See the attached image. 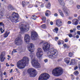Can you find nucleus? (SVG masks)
<instances>
[{"mask_svg": "<svg viewBox=\"0 0 80 80\" xmlns=\"http://www.w3.org/2000/svg\"><path fill=\"white\" fill-rule=\"evenodd\" d=\"M68 36L70 38H71V37H72V34H70L68 35Z\"/></svg>", "mask_w": 80, "mask_h": 80, "instance_id": "c03bdc74", "label": "nucleus"}, {"mask_svg": "<svg viewBox=\"0 0 80 80\" xmlns=\"http://www.w3.org/2000/svg\"><path fill=\"white\" fill-rule=\"evenodd\" d=\"M30 37L29 35L26 34L24 36V41L25 42L28 43L30 42Z\"/></svg>", "mask_w": 80, "mask_h": 80, "instance_id": "4468645a", "label": "nucleus"}, {"mask_svg": "<svg viewBox=\"0 0 80 80\" xmlns=\"http://www.w3.org/2000/svg\"><path fill=\"white\" fill-rule=\"evenodd\" d=\"M74 74L76 76H78V72L77 71H75L74 72Z\"/></svg>", "mask_w": 80, "mask_h": 80, "instance_id": "cd10ccee", "label": "nucleus"}, {"mask_svg": "<svg viewBox=\"0 0 80 80\" xmlns=\"http://www.w3.org/2000/svg\"><path fill=\"white\" fill-rule=\"evenodd\" d=\"M8 9H10L11 10H14L12 6H9L8 7Z\"/></svg>", "mask_w": 80, "mask_h": 80, "instance_id": "c756f323", "label": "nucleus"}, {"mask_svg": "<svg viewBox=\"0 0 80 80\" xmlns=\"http://www.w3.org/2000/svg\"><path fill=\"white\" fill-rule=\"evenodd\" d=\"M54 16L55 17H57L58 16V14L57 13H55L54 14Z\"/></svg>", "mask_w": 80, "mask_h": 80, "instance_id": "37998d69", "label": "nucleus"}, {"mask_svg": "<svg viewBox=\"0 0 80 80\" xmlns=\"http://www.w3.org/2000/svg\"><path fill=\"white\" fill-rule=\"evenodd\" d=\"M74 16L75 17H77L78 16V15H77V14L75 13L74 14Z\"/></svg>", "mask_w": 80, "mask_h": 80, "instance_id": "49530a36", "label": "nucleus"}, {"mask_svg": "<svg viewBox=\"0 0 80 80\" xmlns=\"http://www.w3.org/2000/svg\"><path fill=\"white\" fill-rule=\"evenodd\" d=\"M77 8L78 9H80V5H78L77 6Z\"/></svg>", "mask_w": 80, "mask_h": 80, "instance_id": "a18cd8bd", "label": "nucleus"}, {"mask_svg": "<svg viewBox=\"0 0 80 80\" xmlns=\"http://www.w3.org/2000/svg\"><path fill=\"white\" fill-rule=\"evenodd\" d=\"M28 49L30 52H33L34 50V45L32 43H29L28 45Z\"/></svg>", "mask_w": 80, "mask_h": 80, "instance_id": "f8f14e48", "label": "nucleus"}, {"mask_svg": "<svg viewBox=\"0 0 80 80\" xmlns=\"http://www.w3.org/2000/svg\"><path fill=\"white\" fill-rule=\"evenodd\" d=\"M37 36H38V35L37 32L35 31L32 32L31 33V38L32 40H35Z\"/></svg>", "mask_w": 80, "mask_h": 80, "instance_id": "ddd939ff", "label": "nucleus"}, {"mask_svg": "<svg viewBox=\"0 0 80 80\" xmlns=\"http://www.w3.org/2000/svg\"><path fill=\"white\" fill-rule=\"evenodd\" d=\"M50 78V75L47 73L42 74L39 76L38 80H47Z\"/></svg>", "mask_w": 80, "mask_h": 80, "instance_id": "39448f33", "label": "nucleus"}, {"mask_svg": "<svg viewBox=\"0 0 80 80\" xmlns=\"http://www.w3.org/2000/svg\"><path fill=\"white\" fill-rule=\"evenodd\" d=\"M73 18H72V17H69V20H71V19H72Z\"/></svg>", "mask_w": 80, "mask_h": 80, "instance_id": "0e129e2a", "label": "nucleus"}, {"mask_svg": "<svg viewBox=\"0 0 80 80\" xmlns=\"http://www.w3.org/2000/svg\"><path fill=\"white\" fill-rule=\"evenodd\" d=\"M17 49H13V52L15 53H15H17Z\"/></svg>", "mask_w": 80, "mask_h": 80, "instance_id": "09e8293b", "label": "nucleus"}, {"mask_svg": "<svg viewBox=\"0 0 80 80\" xmlns=\"http://www.w3.org/2000/svg\"><path fill=\"white\" fill-rule=\"evenodd\" d=\"M50 24L51 25H53V23L52 22H50Z\"/></svg>", "mask_w": 80, "mask_h": 80, "instance_id": "6e6d98bb", "label": "nucleus"}, {"mask_svg": "<svg viewBox=\"0 0 80 80\" xmlns=\"http://www.w3.org/2000/svg\"><path fill=\"white\" fill-rule=\"evenodd\" d=\"M14 53H15V52H14L13 51H12V55H13V54H14Z\"/></svg>", "mask_w": 80, "mask_h": 80, "instance_id": "774afa93", "label": "nucleus"}, {"mask_svg": "<svg viewBox=\"0 0 80 80\" xmlns=\"http://www.w3.org/2000/svg\"><path fill=\"white\" fill-rule=\"evenodd\" d=\"M63 72V70L61 68L58 67L53 70L52 73L54 76L58 77L62 75Z\"/></svg>", "mask_w": 80, "mask_h": 80, "instance_id": "7ed1b4c3", "label": "nucleus"}, {"mask_svg": "<svg viewBox=\"0 0 80 80\" xmlns=\"http://www.w3.org/2000/svg\"><path fill=\"white\" fill-rule=\"evenodd\" d=\"M28 72L29 73L31 77H35L37 74V71L34 69L31 68L29 69L28 70Z\"/></svg>", "mask_w": 80, "mask_h": 80, "instance_id": "423d86ee", "label": "nucleus"}, {"mask_svg": "<svg viewBox=\"0 0 80 80\" xmlns=\"http://www.w3.org/2000/svg\"><path fill=\"white\" fill-rule=\"evenodd\" d=\"M58 12L60 14H61V13H62L63 12L61 10H60V9H58Z\"/></svg>", "mask_w": 80, "mask_h": 80, "instance_id": "c9c22d12", "label": "nucleus"}, {"mask_svg": "<svg viewBox=\"0 0 80 80\" xmlns=\"http://www.w3.org/2000/svg\"><path fill=\"white\" fill-rule=\"evenodd\" d=\"M65 42H68V39L66 38L64 40Z\"/></svg>", "mask_w": 80, "mask_h": 80, "instance_id": "603ef678", "label": "nucleus"}, {"mask_svg": "<svg viewBox=\"0 0 80 80\" xmlns=\"http://www.w3.org/2000/svg\"><path fill=\"white\" fill-rule=\"evenodd\" d=\"M6 65L7 67H10V65L9 64H8V63H6Z\"/></svg>", "mask_w": 80, "mask_h": 80, "instance_id": "13d9d810", "label": "nucleus"}, {"mask_svg": "<svg viewBox=\"0 0 80 80\" xmlns=\"http://www.w3.org/2000/svg\"><path fill=\"white\" fill-rule=\"evenodd\" d=\"M9 33H10L9 32H6L4 34V37H5V38H6V37H7Z\"/></svg>", "mask_w": 80, "mask_h": 80, "instance_id": "5701e85b", "label": "nucleus"}, {"mask_svg": "<svg viewBox=\"0 0 80 80\" xmlns=\"http://www.w3.org/2000/svg\"><path fill=\"white\" fill-rule=\"evenodd\" d=\"M30 59L27 57H23L22 59L18 61L17 64V66L19 69L24 68L27 64H28Z\"/></svg>", "mask_w": 80, "mask_h": 80, "instance_id": "f257e3e1", "label": "nucleus"}, {"mask_svg": "<svg viewBox=\"0 0 80 80\" xmlns=\"http://www.w3.org/2000/svg\"><path fill=\"white\" fill-rule=\"evenodd\" d=\"M5 53L4 52H2L0 56V57H5Z\"/></svg>", "mask_w": 80, "mask_h": 80, "instance_id": "a878e982", "label": "nucleus"}, {"mask_svg": "<svg viewBox=\"0 0 80 80\" xmlns=\"http://www.w3.org/2000/svg\"><path fill=\"white\" fill-rule=\"evenodd\" d=\"M41 27L42 28H46V25L45 24H43L41 26Z\"/></svg>", "mask_w": 80, "mask_h": 80, "instance_id": "473e14b6", "label": "nucleus"}, {"mask_svg": "<svg viewBox=\"0 0 80 80\" xmlns=\"http://www.w3.org/2000/svg\"><path fill=\"white\" fill-rule=\"evenodd\" d=\"M70 58H66L64 59V61L66 63L68 64L70 62Z\"/></svg>", "mask_w": 80, "mask_h": 80, "instance_id": "6ab92c4d", "label": "nucleus"}, {"mask_svg": "<svg viewBox=\"0 0 80 80\" xmlns=\"http://www.w3.org/2000/svg\"><path fill=\"white\" fill-rule=\"evenodd\" d=\"M0 77H2V72L0 71Z\"/></svg>", "mask_w": 80, "mask_h": 80, "instance_id": "864d4df0", "label": "nucleus"}, {"mask_svg": "<svg viewBox=\"0 0 80 80\" xmlns=\"http://www.w3.org/2000/svg\"><path fill=\"white\" fill-rule=\"evenodd\" d=\"M42 20L43 22H46V18H45V17H42Z\"/></svg>", "mask_w": 80, "mask_h": 80, "instance_id": "7c9ffc66", "label": "nucleus"}, {"mask_svg": "<svg viewBox=\"0 0 80 80\" xmlns=\"http://www.w3.org/2000/svg\"><path fill=\"white\" fill-rule=\"evenodd\" d=\"M64 47V48H68V47H67V44H64L63 45Z\"/></svg>", "mask_w": 80, "mask_h": 80, "instance_id": "f704fd0d", "label": "nucleus"}, {"mask_svg": "<svg viewBox=\"0 0 80 80\" xmlns=\"http://www.w3.org/2000/svg\"><path fill=\"white\" fill-rule=\"evenodd\" d=\"M0 58L1 62H4V60L6 59L5 57H3V56H0Z\"/></svg>", "mask_w": 80, "mask_h": 80, "instance_id": "4be33fe9", "label": "nucleus"}, {"mask_svg": "<svg viewBox=\"0 0 80 80\" xmlns=\"http://www.w3.org/2000/svg\"><path fill=\"white\" fill-rule=\"evenodd\" d=\"M51 7V4L50 2H49L48 3L47 6L46 7L47 8H49Z\"/></svg>", "mask_w": 80, "mask_h": 80, "instance_id": "393cba45", "label": "nucleus"}, {"mask_svg": "<svg viewBox=\"0 0 80 80\" xmlns=\"http://www.w3.org/2000/svg\"><path fill=\"white\" fill-rule=\"evenodd\" d=\"M13 80V77H11L10 79L9 80Z\"/></svg>", "mask_w": 80, "mask_h": 80, "instance_id": "4d7b16f0", "label": "nucleus"}, {"mask_svg": "<svg viewBox=\"0 0 80 80\" xmlns=\"http://www.w3.org/2000/svg\"><path fill=\"white\" fill-rule=\"evenodd\" d=\"M77 68H78V67L77 66H76L74 68V69L75 70H77Z\"/></svg>", "mask_w": 80, "mask_h": 80, "instance_id": "5fc2aeb1", "label": "nucleus"}, {"mask_svg": "<svg viewBox=\"0 0 80 80\" xmlns=\"http://www.w3.org/2000/svg\"><path fill=\"white\" fill-rule=\"evenodd\" d=\"M12 15H14V17L9 16L8 18L9 19H10L11 20H15L16 22H18V13H16L15 12H13L12 13Z\"/></svg>", "mask_w": 80, "mask_h": 80, "instance_id": "9d476101", "label": "nucleus"}, {"mask_svg": "<svg viewBox=\"0 0 80 80\" xmlns=\"http://www.w3.org/2000/svg\"><path fill=\"white\" fill-rule=\"evenodd\" d=\"M3 12H0V19L3 18Z\"/></svg>", "mask_w": 80, "mask_h": 80, "instance_id": "b1692460", "label": "nucleus"}, {"mask_svg": "<svg viewBox=\"0 0 80 80\" xmlns=\"http://www.w3.org/2000/svg\"><path fill=\"white\" fill-rule=\"evenodd\" d=\"M70 31L71 33H73V31L72 29L70 30Z\"/></svg>", "mask_w": 80, "mask_h": 80, "instance_id": "052dcab7", "label": "nucleus"}, {"mask_svg": "<svg viewBox=\"0 0 80 80\" xmlns=\"http://www.w3.org/2000/svg\"><path fill=\"white\" fill-rule=\"evenodd\" d=\"M54 30H55V32H58V28H55L54 30H53V32H55Z\"/></svg>", "mask_w": 80, "mask_h": 80, "instance_id": "72a5a7b5", "label": "nucleus"}, {"mask_svg": "<svg viewBox=\"0 0 80 80\" xmlns=\"http://www.w3.org/2000/svg\"><path fill=\"white\" fill-rule=\"evenodd\" d=\"M43 49L45 52H48L50 50V44L48 42H45L42 45Z\"/></svg>", "mask_w": 80, "mask_h": 80, "instance_id": "6e6552de", "label": "nucleus"}, {"mask_svg": "<svg viewBox=\"0 0 80 80\" xmlns=\"http://www.w3.org/2000/svg\"><path fill=\"white\" fill-rule=\"evenodd\" d=\"M44 6H43V4H41V7L42 8H43V7Z\"/></svg>", "mask_w": 80, "mask_h": 80, "instance_id": "bf43d9fd", "label": "nucleus"}, {"mask_svg": "<svg viewBox=\"0 0 80 80\" xmlns=\"http://www.w3.org/2000/svg\"><path fill=\"white\" fill-rule=\"evenodd\" d=\"M1 27H3V22H0V31L1 32V33H3V32H4V31L2 29V28Z\"/></svg>", "mask_w": 80, "mask_h": 80, "instance_id": "a211bd4d", "label": "nucleus"}, {"mask_svg": "<svg viewBox=\"0 0 80 80\" xmlns=\"http://www.w3.org/2000/svg\"><path fill=\"white\" fill-rule=\"evenodd\" d=\"M47 55L50 58L54 59L57 57L58 51L57 50L52 48L47 52Z\"/></svg>", "mask_w": 80, "mask_h": 80, "instance_id": "f03ea898", "label": "nucleus"}, {"mask_svg": "<svg viewBox=\"0 0 80 80\" xmlns=\"http://www.w3.org/2000/svg\"><path fill=\"white\" fill-rule=\"evenodd\" d=\"M51 12H50V11L49 10H47L45 13V15L46 16V17H48L49 15H50V14H51Z\"/></svg>", "mask_w": 80, "mask_h": 80, "instance_id": "412c9836", "label": "nucleus"}, {"mask_svg": "<svg viewBox=\"0 0 80 80\" xmlns=\"http://www.w3.org/2000/svg\"><path fill=\"white\" fill-rule=\"evenodd\" d=\"M77 28L79 30H80V26L78 25L77 26Z\"/></svg>", "mask_w": 80, "mask_h": 80, "instance_id": "4c0bfd02", "label": "nucleus"}, {"mask_svg": "<svg viewBox=\"0 0 80 80\" xmlns=\"http://www.w3.org/2000/svg\"><path fill=\"white\" fill-rule=\"evenodd\" d=\"M75 79V78L73 77V75H72V80H74Z\"/></svg>", "mask_w": 80, "mask_h": 80, "instance_id": "8fccbe9b", "label": "nucleus"}, {"mask_svg": "<svg viewBox=\"0 0 80 80\" xmlns=\"http://www.w3.org/2000/svg\"><path fill=\"white\" fill-rule=\"evenodd\" d=\"M62 9L65 13L66 16H68L69 13H70V11L68 10V9L66 7H65L64 6L63 7Z\"/></svg>", "mask_w": 80, "mask_h": 80, "instance_id": "2eb2a0df", "label": "nucleus"}, {"mask_svg": "<svg viewBox=\"0 0 80 80\" xmlns=\"http://www.w3.org/2000/svg\"><path fill=\"white\" fill-rule=\"evenodd\" d=\"M43 53L42 48H39L38 49L36 52V56L39 59H41L42 58Z\"/></svg>", "mask_w": 80, "mask_h": 80, "instance_id": "0eeeda50", "label": "nucleus"}, {"mask_svg": "<svg viewBox=\"0 0 80 80\" xmlns=\"http://www.w3.org/2000/svg\"><path fill=\"white\" fill-rule=\"evenodd\" d=\"M77 38H79V36L78 35H77L76 36Z\"/></svg>", "mask_w": 80, "mask_h": 80, "instance_id": "e2e57ef3", "label": "nucleus"}, {"mask_svg": "<svg viewBox=\"0 0 80 80\" xmlns=\"http://www.w3.org/2000/svg\"><path fill=\"white\" fill-rule=\"evenodd\" d=\"M71 23H72V22H71L70 21H68V25H70V24H71Z\"/></svg>", "mask_w": 80, "mask_h": 80, "instance_id": "a19ab883", "label": "nucleus"}, {"mask_svg": "<svg viewBox=\"0 0 80 80\" xmlns=\"http://www.w3.org/2000/svg\"><path fill=\"white\" fill-rule=\"evenodd\" d=\"M58 40V37H56L55 38V40L57 41Z\"/></svg>", "mask_w": 80, "mask_h": 80, "instance_id": "79ce46f5", "label": "nucleus"}, {"mask_svg": "<svg viewBox=\"0 0 80 80\" xmlns=\"http://www.w3.org/2000/svg\"><path fill=\"white\" fill-rule=\"evenodd\" d=\"M43 43H44V41H41L40 43V44L42 45Z\"/></svg>", "mask_w": 80, "mask_h": 80, "instance_id": "ea45409f", "label": "nucleus"}, {"mask_svg": "<svg viewBox=\"0 0 80 80\" xmlns=\"http://www.w3.org/2000/svg\"><path fill=\"white\" fill-rule=\"evenodd\" d=\"M19 28L21 30V33L24 32H28V27H27V26H23V25L21 23L19 24Z\"/></svg>", "mask_w": 80, "mask_h": 80, "instance_id": "1a4fd4ad", "label": "nucleus"}, {"mask_svg": "<svg viewBox=\"0 0 80 80\" xmlns=\"http://www.w3.org/2000/svg\"><path fill=\"white\" fill-rule=\"evenodd\" d=\"M56 24L58 27L62 26V21L60 19H57L56 20Z\"/></svg>", "mask_w": 80, "mask_h": 80, "instance_id": "dca6fc26", "label": "nucleus"}, {"mask_svg": "<svg viewBox=\"0 0 80 80\" xmlns=\"http://www.w3.org/2000/svg\"><path fill=\"white\" fill-rule=\"evenodd\" d=\"M60 15H61V16L62 17H64V15L63 14V12L60 14Z\"/></svg>", "mask_w": 80, "mask_h": 80, "instance_id": "58836bf2", "label": "nucleus"}, {"mask_svg": "<svg viewBox=\"0 0 80 80\" xmlns=\"http://www.w3.org/2000/svg\"><path fill=\"white\" fill-rule=\"evenodd\" d=\"M69 3L70 5H72V4L73 3V1L72 0H70Z\"/></svg>", "mask_w": 80, "mask_h": 80, "instance_id": "2f4dec72", "label": "nucleus"}, {"mask_svg": "<svg viewBox=\"0 0 80 80\" xmlns=\"http://www.w3.org/2000/svg\"><path fill=\"white\" fill-rule=\"evenodd\" d=\"M32 18L33 20H35L37 18V16H35V15H33L32 17Z\"/></svg>", "mask_w": 80, "mask_h": 80, "instance_id": "bb28decb", "label": "nucleus"}, {"mask_svg": "<svg viewBox=\"0 0 80 80\" xmlns=\"http://www.w3.org/2000/svg\"><path fill=\"white\" fill-rule=\"evenodd\" d=\"M3 75H7L6 72H4V73H3Z\"/></svg>", "mask_w": 80, "mask_h": 80, "instance_id": "69168bd1", "label": "nucleus"}, {"mask_svg": "<svg viewBox=\"0 0 80 80\" xmlns=\"http://www.w3.org/2000/svg\"><path fill=\"white\" fill-rule=\"evenodd\" d=\"M22 5H23V7H24V5H25V2L23 1L22 2Z\"/></svg>", "mask_w": 80, "mask_h": 80, "instance_id": "e433bc0d", "label": "nucleus"}, {"mask_svg": "<svg viewBox=\"0 0 80 80\" xmlns=\"http://www.w3.org/2000/svg\"><path fill=\"white\" fill-rule=\"evenodd\" d=\"M30 57L31 59H32L31 61V63L34 67L37 68H40L41 67L40 64L38 62L37 59L35 58L33 56V54L30 53Z\"/></svg>", "mask_w": 80, "mask_h": 80, "instance_id": "20e7f679", "label": "nucleus"}, {"mask_svg": "<svg viewBox=\"0 0 80 80\" xmlns=\"http://www.w3.org/2000/svg\"><path fill=\"white\" fill-rule=\"evenodd\" d=\"M78 20L76 19H74L72 20V25H74L77 26V25H78Z\"/></svg>", "mask_w": 80, "mask_h": 80, "instance_id": "f3484780", "label": "nucleus"}, {"mask_svg": "<svg viewBox=\"0 0 80 80\" xmlns=\"http://www.w3.org/2000/svg\"><path fill=\"white\" fill-rule=\"evenodd\" d=\"M15 43L18 46L21 45L23 43V40L20 37H18L15 39Z\"/></svg>", "mask_w": 80, "mask_h": 80, "instance_id": "9b49d317", "label": "nucleus"}, {"mask_svg": "<svg viewBox=\"0 0 80 80\" xmlns=\"http://www.w3.org/2000/svg\"><path fill=\"white\" fill-rule=\"evenodd\" d=\"M44 62L45 63H47L48 62V60L47 59H46L44 60Z\"/></svg>", "mask_w": 80, "mask_h": 80, "instance_id": "de8ad7c7", "label": "nucleus"}, {"mask_svg": "<svg viewBox=\"0 0 80 80\" xmlns=\"http://www.w3.org/2000/svg\"><path fill=\"white\" fill-rule=\"evenodd\" d=\"M77 33L78 34V35H80V31H78L77 32Z\"/></svg>", "mask_w": 80, "mask_h": 80, "instance_id": "3c124183", "label": "nucleus"}, {"mask_svg": "<svg viewBox=\"0 0 80 80\" xmlns=\"http://www.w3.org/2000/svg\"><path fill=\"white\" fill-rule=\"evenodd\" d=\"M73 54L72 53L70 52L69 53L68 55L70 57H72L73 56Z\"/></svg>", "mask_w": 80, "mask_h": 80, "instance_id": "c85d7f7f", "label": "nucleus"}, {"mask_svg": "<svg viewBox=\"0 0 80 80\" xmlns=\"http://www.w3.org/2000/svg\"><path fill=\"white\" fill-rule=\"evenodd\" d=\"M58 1L61 5L64 7V5H65V3L63 2V0H58Z\"/></svg>", "mask_w": 80, "mask_h": 80, "instance_id": "aec40b11", "label": "nucleus"}, {"mask_svg": "<svg viewBox=\"0 0 80 80\" xmlns=\"http://www.w3.org/2000/svg\"><path fill=\"white\" fill-rule=\"evenodd\" d=\"M58 44L59 45H60L61 44V42L60 41H58Z\"/></svg>", "mask_w": 80, "mask_h": 80, "instance_id": "680f3d73", "label": "nucleus"}, {"mask_svg": "<svg viewBox=\"0 0 80 80\" xmlns=\"http://www.w3.org/2000/svg\"><path fill=\"white\" fill-rule=\"evenodd\" d=\"M73 32H75V31H76V29H75V28L73 29Z\"/></svg>", "mask_w": 80, "mask_h": 80, "instance_id": "338daca9", "label": "nucleus"}]
</instances>
